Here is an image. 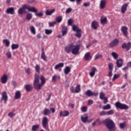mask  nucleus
Returning <instances> with one entry per match:
<instances>
[{"label":"nucleus","instance_id":"7c9ffc66","mask_svg":"<svg viewBox=\"0 0 131 131\" xmlns=\"http://www.w3.org/2000/svg\"><path fill=\"white\" fill-rule=\"evenodd\" d=\"M71 72V68L70 67H66V68L64 70V74H69L70 72Z\"/></svg>","mask_w":131,"mask_h":131},{"label":"nucleus","instance_id":"423d86ee","mask_svg":"<svg viewBox=\"0 0 131 131\" xmlns=\"http://www.w3.org/2000/svg\"><path fill=\"white\" fill-rule=\"evenodd\" d=\"M115 106L116 108H119L121 109V110H127L128 109V106L125 104H122L119 101H118L115 103Z\"/></svg>","mask_w":131,"mask_h":131},{"label":"nucleus","instance_id":"473e14b6","mask_svg":"<svg viewBox=\"0 0 131 131\" xmlns=\"http://www.w3.org/2000/svg\"><path fill=\"white\" fill-rule=\"evenodd\" d=\"M24 88L26 89L27 92H30V91L32 90V86L30 84H26L25 85Z\"/></svg>","mask_w":131,"mask_h":131},{"label":"nucleus","instance_id":"ea45409f","mask_svg":"<svg viewBox=\"0 0 131 131\" xmlns=\"http://www.w3.org/2000/svg\"><path fill=\"white\" fill-rule=\"evenodd\" d=\"M119 126H120V128H121V129H123L124 128V127H125V126H126V123L125 122H124L123 123H121L119 124Z\"/></svg>","mask_w":131,"mask_h":131},{"label":"nucleus","instance_id":"1a4fd4ad","mask_svg":"<svg viewBox=\"0 0 131 131\" xmlns=\"http://www.w3.org/2000/svg\"><path fill=\"white\" fill-rule=\"evenodd\" d=\"M118 45H119V40L116 38L109 43V47L114 48V47H117Z\"/></svg>","mask_w":131,"mask_h":131},{"label":"nucleus","instance_id":"9b49d317","mask_svg":"<svg viewBox=\"0 0 131 131\" xmlns=\"http://www.w3.org/2000/svg\"><path fill=\"white\" fill-rule=\"evenodd\" d=\"M1 101H4L5 104L7 103L8 101V95L7 94V92L4 91L2 94Z\"/></svg>","mask_w":131,"mask_h":131},{"label":"nucleus","instance_id":"a18cd8bd","mask_svg":"<svg viewBox=\"0 0 131 131\" xmlns=\"http://www.w3.org/2000/svg\"><path fill=\"white\" fill-rule=\"evenodd\" d=\"M105 93L103 92H100L99 95V98L101 100H103L104 98H105Z\"/></svg>","mask_w":131,"mask_h":131},{"label":"nucleus","instance_id":"6e6552de","mask_svg":"<svg viewBox=\"0 0 131 131\" xmlns=\"http://www.w3.org/2000/svg\"><path fill=\"white\" fill-rule=\"evenodd\" d=\"M98 95L99 93L93 92L91 90H88L84 92V95L87 97H92V96H94V97H98Z\"/></svg>","mask_w":131,"mask_h":131},{"label":"nucleus","instance_id":"0e129e2a","mask_svg":"<svg viewBox=\"0 0 131 131\" xmlns=\"http://www.w3.org/2000/svg\"><path fill=\"white\" fill-rule=\"evenodd\" d=\"M72 23H73V20H72V19H70L68 20V25L71 26L72 25Z\"/></svg>","mask_w":131,"mask_h":131},{"label":"nucleus","instance_id":"bf43d9fd","mask_svg":"<svg viewBox=\"0 0 131 131\" xmlns=\"http://www.w3.org/2000/svg\"><path fill=\"white\" fill-rule=\"evenodd\" d=\"M15 115H16V114H14V113L13 112H10L8 114V116H9V117H11V118H12V117H14Z\"/></svg>","mask_w":131,"mask_h":131},{"label":"nucleus","instance_id":"c756f323","mask_svg":"<svg viewBox=\"0 0 131 131\" xmlns=\"http://www.w3.org/2000/svg\"><path fill=\"white\" fill-rule=\"evenodd\" d=\"M67 29H68L67 27L66 26L62 27V30L61 31L62 36L66 35V34H67Z\"/></svg>","mask_w":131,"mask_h":131},{"label":"nucleus","instance_id":"4d7b16f0","mask_svg":"<svg viewBox=\"0 0 131 131\" xmlns=\"http://www.w3.org/2000/svg\"><path fill=\"white\" fill-rule=\"evenodd\" d=\"M114 111L113 110H111L106 112V114H107V115H112V114H114Z\"/></svg>","mask_w":131,"mask_h":131},{"label":"nucleus","instance_id":"6ab92c4d","mask_svg":"<svg viewBox=\"0 0 131 131\" xmlns=\"http://www.w3.org/2000/svg\"><path fill=\"white\" fill-rule=\"evenodd\" d=\"M106 4H107V1L106 0H101L100 3L99 8L101 10L105 9L106 7Z\"/></svg>","mask_w":131,"mask_h":131},{"label":"nucleus","instance_id":"338daca9","mask_svg":"<svg viewBox=\"0 0 131 131\" xmlns=\"http://www.w3.org/2000/svg\"><path fill=\"white\" fill-rule=\"evenodd\" d=\"M25 72L27 73V74H30V70L29 68L26 69H25Z\"/></svg>","mask_w":131,"mask_h":131},{"label":"nucleus","instance_id":"052dcab7","mask_svg":"<svg viewBox=\"0 0 131 131\" xmlns=\"http://www.w3.org/2000/svg\"><path fill=\"white\" fill-rule=\"evenodd\" d=\"M94 104V100L92 99H89L88 102V105H93Z\"/></svg>","mask_w":131,"mask_h":131},{"label":"nucleus","instance_id":"9d476101","mask_svg":"<svg viewBox=\"0 0 131 131\" xmlns=\"http://www.w3.org/2000/svg\"><path fill=\"white\" fill-rule=\"evenodd\" d=\"M74 48V44L72 43L69 45L68 46H66L64 48V51L67 53V54H69L70 52H72V49Z\"/></svg>","mask_w":131,"mask_h":131},{"label":"nucleus","instance_id":"5fc2aeb1","mask_svg":"<svg viewBox=\"0 0 131 131\" xmlns=\"http://www.w3.org/2000/svg\"><path fill=\"white\" fill-rule=\"evenodd\" d=\"M81 110L82 111V112H86V111H88V107L85 106H82Z\"/></svg>","mask_w":131,"mask_h":131},{"label":"nucleus","instance_id":"39448f33","mask_svg":"<svg viewBox=\"0 0 131 131\" xmlns=\"http://www.w3.org/2000/svg\"><path fill=\"white\" fill-rule=\"evenodd\" d=\"M42 125L45 129L47 131H50V129L49 128V119H48V117H44L42 120Z\"/></svg>","mask_w":131,"mask_h":131},{"label":"nucleus","instance_id":"603ef678","mask_svg":"<svg viewBox=\"0 0 131 131\" xmlns=\"http://www.w3.org/2000/svg\"><path fill=\"white\" fill-rule=\"evenodd\" d=\"M49 24L50 27H53V26H55V25L57 24V23L55 21L51 23H49Z\"/></svg>","mask_w":131,"mask_h":131},{"label":"nucleus","instance_id":"f03ea898","mask_svg":"<svg viewBox=\"0 0 131 131\" xmlns=\"http://www.w3.org/2000/svg\"><path fill=\"white\" fill-rule=\"evenodd\" d=\"M103 123L108 128L109 131H115V123L110 118L106 119L103 121Z\"/></svg>","mask_w":131,"mask_h":131},{"label":"nucleus","instance_id":"412c9836","mask_svg":"<svg viewBox=\"0 0 131 131\" xmlns=\"http://www.w3.org/2000/svg\"><path fill=\"white\" fill-rule=\"evenodd\" d=\"M92 57L91 56V53L87 52L85 54L84 56V59L85 61H91L92 60Z\"/></svg>","mask_w":131,"mask_h":131},{"label":"nucleus","instance_id":"20e7f679","mask_svg":"<svg viewBox=\"0 0 131 131\" xmlns=\"http://www.w3.org/2000/svg\"><path fill=\"white\" fill-rule=\"evenodd\" d=\"M72 30L73 31H75L76 32V34H75V36H76V37L80 38V37L81 36V29L78 28L77 26L73 25L72 26Z\"/></svg>","mask_w":131,"mask_h":131},{"label":"nucleus","instance_id":"69168bd1","mask_svg":"<svg viewBox=\"0 0 131 131\" xmlns=\"http://www.w3.org/2000/svg\"><path fill=\"white\" fill-rule=\"evenodd\" d=\"M103 103L104 104H107V102H108V98L107 97H104L103 99Z\"/></svg>","mask_w":131,"mask_h":131},{"label":"nucleus","instance_id":"3c124183","mask_svg":"<svg viewBox=\"0 0 131 131\" xmlns=\"http://www.w3.org/2000/svg\"><path fill=\"white\" fill-rule=\"evenodd\" d=\"M27 20H31V19H32V14L30 13H28L27 14Z\"/></svg>","mask_w":131,"mask_h":131},{"label":"nucleus","instance_id":"72a5a7b5","mask_svg":"<svg viewBox=\"0 0 131 131\" xmlns=\"http://www.w3.org/2000/svg\"><path fill=\"white\" fill-rule=\"evenodd\" d=\"M75 90V94H78V93H80L81 91V89L80 88V84H77Z\"/></svg>","mask_w":131,"mask_h":131},{"label":"nucleus","instance_id":"c9c22d12","mask_svg":"<svg viewBox=\"0 0 131 131\" xmlns=\"http://www.w3.org/2000/svg\"><path fill=\"white\" fill-rule=\"evenodd\" d=\"M43 113L44 115H49V114H51V110L49 108H45L43 111Z\"/></svg>","mask_w":131,"mask_h":131},{"label":"nucleus","instance_id":"49530a36","mask_svg":"<svg viewBox=\"0 0 131 131\" xmlns=\"http://www.w3.org/2000/svg\"><path fill=\"white\" fill-rule=\"evenodd\" d=\"M52 33H53V30H49V29L45 30V33L46 34H47V35L52 34Z\"/></svg>","mask_w":131,"mask_h":131},{"label":"nucleus","instance_id":"ddd939ff","mask_svg":"<svg viewBox=\"0 0 131 131\" xmlns=\"http://www.w3.org/2000/svg\"><path fill=\"white\" fill-rule=\"evenodd\" d=\"M108 69L109 70H110V71L108 72V77H111V76H112L113 75V68H114V65L113 64V63H110V64H108Z\"/></svg>","mask_w":131,"mask_h":131},{"label":"nucleus","instance_id":"4468645a","mask_svg":"<svg viewBox=\"0 0 131 131\" xmlns=\"http://www.w3.org/2000/svg\"><path fill=\"white\" fill-rule=\"evenodd\" d=\"M80 49V46L79 45L75 46L74 48L72 49V53L73 55H76L78 53L79 49Z\"/></svg>","mask_w":131,"mask_h":131},{"label":"nucleus","instance_id":"cd10ccee","mask_svg":"<svg viewBox=\"0 0 131 131\" xmlns=\"http://www.w3.org/2000/svg\"><path fill=\"white\" fill-rule=\"evenodd\" d=\"M63 67H64V63L60 62L56 64L54 67V69H55V70H58V69H59V68H63Z\"/></svg>","mask_w":131,"mask_h":131},{"label":"nucleus","instance_id":"aec40b11","mask_svg":"<svg viewBox=\"0 0 131 131\" xmlns=\"http://www.w3.org/2000/svg\"><path fill=\"white\" fill-rule=\"evenodd\" d=\"M127 30L128 28L126 27V26H123L121 27V31L125 37H127Z\"/></svg>","mask_w":131,"mask_h":131},{"label":"nucleus","instance_id":"e433bc0d","mask_svg":"<svg viewBox=\"0 0 131 131\" xmlns=\"http://www.w3.org/2000/svg\"><path fill=\"white\" fill-rule=\"evenodd\" d=\"M35 70L39 74L40 73V66L39 64H36Z\"/></svg>","mask_w":131,"mask_h":131},{"label":"nucleus","instance_id":"0eeeda50","mask_svg":"<svg viewBox=\"0 0 131 131\" xmlns=\"http://www.w3.org/2000/svg\"><path fill=\"white\" fill-rule=\"evenodd\" d=\"M31 12H32L33 13H35V16L36 17H42L43 16V11H40L38 12L37 9L35 8V7H32V9L31 10Z\"/></svg>","mask_w":131,"mask_h":131},{"label":"nucleus","instance_id":"b1692460","mask_svg":"<svg viewBox=\"0 0 131 131\" xmlns=\"http://www.w3.org/2000/svg\"><path fill=\"white\" fill-rule=\"evenodd\" d=\"M69 115V112L68 111H64L63 112L60 111L59 116L60 117H66Z\"/></svg>","mask_w":131,"mask_h":131},{"label":"nucleus","instance_id":"2eb2a0df","mask_svg":"<svg viewBox=\"0 0 131 131\" xmlns=\"http://www.w3.org/2000/svg\"><path fill=\"white\" fill-rule=\"evenodd\" d=\"M98 27H99V23L96 20L93 21L91 24V28L94 30H97Z\"/></svg>","mask_w":131,"mask_h":131},{"label":"nucleus","instance_id":"4c0bfd02","mask_svg":"<svg viewBox=\"0 0 131 131\" xmlns=\"http://www.w3.org/2000/svg\"><path fill=\"white\" fill-rule=\"evenodd\" d=\"M18 48H19V44L13 43L11 46V49L13 50H17V49H18Z\"/></svg>","mask_w":131,"mask_h":131},{"label":"nucleus","instance_id":"2f4dec72","mask_svg":"<svg viewBox=\"0 0 131 131\" xmlns=\"http://www.w3.org/2000/svg\"><path fill=\"white\" fill-rule=\"evenodd\" d=\"M55 11H56L55 9H53L52 10H47L46 11L45 14L47 16H51V15H52L53 13L55 12Z\"/></svg>","mask_w":131,"mask_h":131},{"label":"nucleus","instance_id":"bb28decb","mask_svg":"<svg viewBox=\"0 0 131 131\" xmlns=\"http://www.w3.org/2000/svg\"><path fill=\"white\" fill-rule=\"evenodd\" d=\"M41 58V59H42V60H43V61H45L46 62L48 61L47 59V56H46V54L45 53V51L43 50V49H42Z\"/></svg>","mask_w":131,"mask_h":131},{"label":"nucleus","instance_id":"f704fd0d","mask_svg":"<svg viewBox=\"0 0 131 131\" xmlns=\"http://www.w3.org/2000/svg\"><path fill=\"white\" fill-rule=\"evenodd\" d=\"M30 30L31 33H32V34H33L34 35L36 34V31L35 30V28L34 27V26H31L30 28Z\"/></svg>","mask_w":131,"mask_h":131},{"label":"nucleus","instance_id":"a19ab883","mask_svg":"<svg viewBox=\"0 0 131 131\" xmlns=\"http://www.w3.org/2000/svg\"><path fill=\"white\" fill-rule=\"evenodd\" d=\"M39 127V125H34L32 126V131H37Z\"/></svg>","mask_w":131,"mask_h":131},{"label":"nucleus","instance_id":"c85d7f7f","mask_svg":"<svg viewBox=\"0 0 131 131\" xmlns=\"http://www.w3.org/2000/svg\"><path fill=\"white\" fill-rule=\"evenodd\" d=\"M101 123V120L100 119H97L95 122L92 123V126H95L96 125H100Z\"/></svg>","mask_w":131,"mask_h":131},{"label":"nucleus","instance_id":"864d4df0","mask_svg":"<svg viewBox=\"0 0 131 131\" xmlns=\"http://www.w3.org/2000/svg\"><path fill=\"white\" fill-rule=\"evenodd\" d=\"M72 12V8H69L66 11V14H70Z\"/></svg>","mask_w":131,"mask_h":131},{"label":"nucleus","instance_id":"13d9d810","mask_svg":"<svg viewBox=\"0 0 131 131\" xmlns=\"http://www.w3.org/2000/svg\"><path fill=\"white\" fill-rule=\"evenodd\" d=\"M6 55L9 59H10V58H12V54L10 51H8L6 53Z\"/></svg>","mask_w":131,"mask_h":131},{"label":"nucleus","instance_id":"a878e982","mask_svg":"<svg viewBox=\"0 0 131 131\" xmlns=\"http://www.w3.org/2000/svg\"><path fill=\"white\" fill-rule=\"evenodd\" d=\"M21 92H20L19 91H17L15 92L14 98L15 100H18L21 98Z\"/></svg>","mask_w":131,"mask_h":131},{"label":"nucleus","instance_id":"774afa93","mask_svg":"<svg viewBox=\"0 0 131 131\" xmlns=\"http://www.w3.org/2000/svg\"><path fill=\"white\" fill-rule=\"evenodd\" d=\"M127 66L128 67H130L131 68V61L128 62L127 63Z\"/></svg>","mask_w":131,"mask_h":131},{"label":"nucleus","instance_id":"4be33fe9","mask_svg":"<svg viewBox=\"0 0 131 131\" xmlns=\"http://www.w3.org/2000/svg\"><path fill=\"white\" fill-rule=\"evenodd\" d=\"M81 120L82 122H83V123H86V122L89 121V116L86 114L82 116L81 117Z\"/></svg>","mask_w":131,"mask_h":131},{"label":"nucleus","instance_id":"dca6fc26","mask_svg":"<svg viewBox=\"0 0 131 131\" xmlns=\"http://www.w3.org/2000/svg\"><path fill=\"white\" fill-rule=\"evenodd\" d=\"M116 64L118 68H121L122 66H123V59L122 58L117 59Z\"/></svg>","mask_w":131,"mask_h":131},{"label":"nucleus","instance_id":"393cba45","mask_svg":"<svg viewBox=\"0 0 131 131\" xmlns=\"http://www.w3.org/2000/svg\"><path fill=\"white\" fill-rule=\"evenodd\" d=\"M8 80V77L7 75H4L1 78V81L2 83L5 84V83H7V81Z\"/></svg>","mask_w":131,"mask_h":131},{"label":"nucleus","instance_id":"09e8293b","mask_svg":"<svg viewBox=\"0 0 131 131\" xmlns=\"http://www.w3.org/2000/svg\"><path fill=\"white\" fill-rule=\"evenodd\" d=\"M101 23L102 24H106L107 23V17L101 18Z\"/></svg>","mask_w":131,"mask_h":131},{"label":"nucleus","instance_id":"a211bd4d","mask_svg":"<svg viewBox=\"0 0 131 131\" xmlns=\"http://www.w3.org/2000/svg\"><path fill=\"white\" fill-rule=\"evenodd\" d=\"M7 14H10V15H14L15 14V9L14 7H9L6 10Z\"/></svg>","mask_w":131,"mask_h":131},{"label":"nucleus","instance_id":"79ce46f5","mask_svg":"<svg viewBox=\"0 0 131 131\" xmlns=\"http://www.w3.org/2000/svg\"><path fill=\"white\" fill-rule=\"evenodd\" d=\"M3 42L5 43L7 47H10V40L7 39H5L3 40Z\"/></svg>","mask_w":131,"mask_h":131},{"label":"nucleus","instance_id":"7ed1b4c3","mask_svg":"<svg viewBox=\"0 0 131 131\" xmlns=\"http://www.w3.org/2000/svg\"><path fill=\"white\" fill-rule=\"evenodd\" d=\"M31 9H32V7H30V6L25 4L23 5L22 7L19 8L18 10V13L19 15H22L26 13V10H28L29 12H31Z\"/></svg>","mask_w":131,"mask_h":131},{"label":"nucleus","instance_id":"c03bdc74","mask_svg":"<svg viewBox=\"0 0 131 131\" xmlns=\"http://www.w3.org/2000/svg\"><path fill=\"white\" fill-rule=\"evenodd\" d=\"M109 109H111V105H110L109 104H107L106 105H104L103 107V110H108Z\"/></svg>","mask_w":131,"mask_h":131},{"label":"nucleus","instance_id":"e2e57ef3","mask_svg":"<svg viewBox=\"0 0 131 131\" xmlns=\"http://www.w3.org/2000/svg\"><path fill=\"white\" fill-rule=\"evenodd\" d=\"M107 114V112L105 111H102L99 113V115L101 116H103V115H106Z\"/></svg>","mask_w":131,"mask_h":131},{"label":"nucleus","instance_id":"37998d69","mask_svg":"<svg viewBox=\"0 0 131 131\" xmlns=\"http://www.w3.org/2000/svg\"><path fill=\"white\" fill-rule=\"evenodd\" d=\"M112 56L114 59H115V60H117V59H118V54L115 52H112Z\"/></svg>","mask_w":131,"mask_h":131},{"label":"nucleus","instance_id":"8fccbe9b","mask_svg":"<svg viewBox=\"0 0 131 131\" xmlns=\"http://www.w3.org/2000/svg\"><path fill=\"white\" fill-rule=\"evenodd\" d=\"M102 57H103V55H102V54H96L95 56V60H98V59H99V58H102Z\"/></svg>","mask_w":131,"mask_h":131},{"label":"nucleus","instance_id":"5701e85b","mask_svg":"<svg viewBox=\"0 0 131 131\" xmlns=\"http://www.w3.org/2000/svg\"><path fill=\"white\" fill-rule=\"evenodd\" d=\"M98 71L96 67H92L91 69V72L89 73V75L91 77H94L96 74V72Z\"/></svg>","mask_w":131,"mask_h":131},{"label":"nucleus","instance_id":"680f3d73","mask_svg":"<svg viewBox=\"0 0 131 131\" xmlns=\"http://www.w3.org/2000/svg\"><path fill=\"white\" fill-rule=\"evenodd\" d=\"M11 84L13 86H14V88H16V85H17V82L14 80L12 81L11 82Z\"/></svg>","mask_w":131,"mask_h":131},{"label":"nucleus","instance_id":"de8ad7c7","mask_svg":"<svg viewBox=\"0 0 131 131\" xmlns=\"http://www.w3.org/2000/svg\"><path fill=\"white\" fill-rule=\"evenodd\" d=\"M119 77H120V74H115L114 75V77L113 78V81H114L115 80V79H117V78H119Z\"/></svg>","mask_w":131,"mask_h":131},{"label":"nucleus","instance_id":"6e6d98bb","mask_svg":"<svg viewBox=\"0 0 131 131\" xmlns=\"http://www.w3.org/2000/svg\"><path fill=\"white\" fill-rule=\"evenodd\" d=\"M70 91L73 94H75V89H74V86H72L70 88Z\"/></svg>","mask_w":131,"mask_h":131},{"label":"nucleus","instance_id":"f8f14e48","mask_svg":"<svg viewBox=\"0 0 131 131\" xmlns=\"http://www.w3.org/2000/svg\"><path fill=\"white\" fill-rule=\"evenodd\" d=\"M122 48L123 49H125L127 51H129L131 49V42L123 43L122 45Z\"/></svg>","mask_w":131,"mask_h":131},{"label":"nucleus","instance_id":"58836bf2","mask_svg":"<svg viewBox=\"0 0 131 131\" xmlns=\"http://www.w3.org/2000/svg\"><path fill=\"white\" fill-rule=\"evenodd\" d=\"M62 20H63V17H62V16H59L56 17L55 21H56V23L57 22L58 23H61Z\"/></svg>","mask_w":131,"mask_h":131},{"label":"nucleus","instance_id":"f3484780","mask_svg":"<svg viewBox=\"0 0 131 131\" xmlns=\"http://www.w3.org/2000/svg\"><path fill=\"white\" fill-rule=\"evenodd\" d=\"M127 7H128V4L127 3H125L121 6V11L122 14H124V13L126 12V10H127Z\"/></svg>","mask_w":131,"mask_h":131},{"label":"nucleus","instance_id":"f257e3e1","mask_svg":"<svg viewBox=\"0 0 131 131\" xmlns=\"http://www.w3.org/2000/svg\"><path fill=\"white\" fill-rule=\"evenodd\" d=\"M39 79L41 80V83H39ZM46 83V78L43 76H41L39 78V75L37 74H35L34 75V87L35 90L37 91H39L41 90V86Z\"/></svg>","mask_w":131,"mask_h":131}]
</instances>
